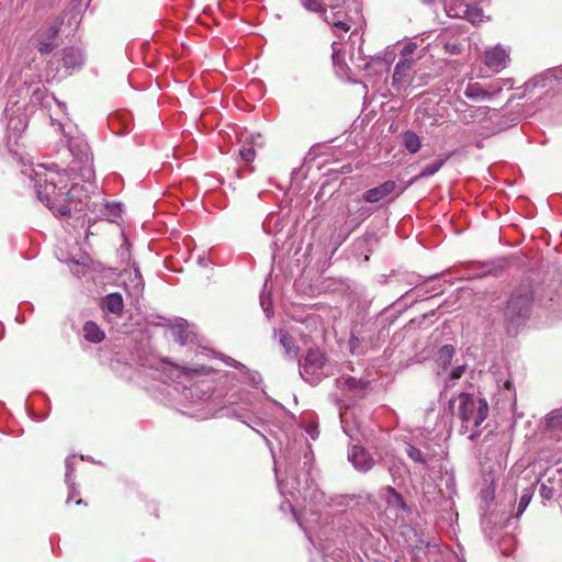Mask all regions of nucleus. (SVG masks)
<instances>
[{
    "instance_id": "nucleus-26",
    "label": "nucleus",
    "mask_w": 562,
    "mask_h": 562,
    "mask_svg": "<svg viewBox=\"0 0 562 562\" xmlns=\"http://www.w3.org/2000/svg\"><path fill=\"white\" fill-rule=\"evenodd\" d=\"M531 493L529 492H525L520 498H519V503H518V508H517V516H520L525 510L526 508L528 507L530 501H531Z\"/></svg>"
},
{
    "instance_id": "nucleus-16",
    "label": "nucleus",
    "mask_w": 562,
    "mask_h": 562,
    "mask_svg": "<svg viewBox=\"0 0 562 562\" xmlns=\"http://www.w3.org/2000/svg\"><path fill=\"white\" fill-rule=\"evenodd\" d=\"M403 143L405 148L412 154H416L422 147L419 136L412 131H407L403 134Z\"/></svg>"
},
{
    "instance_id": "nucleus-18",
    "label": "nucleus",
    "mask_w": 562,
    "mask_h": 562,
    "mask_svg": "<svg viewBox=\"0 0 562 562\" xmlns=\"http://www.w3.org/2000/svg\"><path fill=\"white\" fill-rule=\"evenodd\" d=\"M447 159H448V156L446 158H437L432 164L424 167L422 169V171L419 172V175L416 176V179H423V178H427V177L435 175L445 165Z\"/></svg>"
},
{
    "instance_id": "nucleus-29",
    "label": "nucleus",
    "mask_w": 562,
    "mask_h": 562,
    "mask_svg": "<svg viewBox=\"0 0 562 562\" xmlns=\"http://www.w3.org/2000/svg\"><path fill=\"white\" fill-rule=\"evenodd\" d=\"M464 372H465V366L464 364L463 366H458L457 368H454L451 371L450 378L452 380H458V379H460L463 375Z\"/></svg>"
},
{
    "instance_id": "nucleus-4",
    "label": "nucleus",
    "mask_w": 562,
    "mask_h": 562,
    "mask_svg": "<svg viewBox=\"0 0 562 562\" xmlns=\"http://www.w3.org/2000/svg\"><path fill=\"white\" fill-rule=\"evenodd\" d=\"M63 24L64 16L57 15L53 18L46 26H44L36 33V48L40 54L47 55L57 47L56 38L59 34Z\"/></svg>"
},
{
    "instance_id": "nucleus-12",
    "label": "nucleus",
    "mask_w": 562,
    "mask_h": 562,
    "mask_svg": "<svg viewBox=\"0 0 562 562\" xmlns=\"http://www.w3.org/2000/svg\"><path fill=\"white\" fill-rule=\"evenodd\" d=\"M61 61L66 68L78 67L83 63L82 53L79 48L66 47L63 50Z\"/></svg>"
},
{
    "instance_id": "nucleus-2",
    "label": "nucleus",
    "mask_w": 562,
    "mask_h": 562,
    "mask_svg": "<svg viewBox=\"0 0 562 562\" xmlns=\"http://www.w3.org/2000/svg\"><path fill=\"white\" fill-rule=\"evenodd\" d=\"M458 403L456 415L461 419L464 432L472 431L470 438L474 440L480 436V426L488 416V403L483 397H475L471 393L462 392L458 397L450 398L448 406L453 412Z\"/></svg>"
},
{
    "instance_id": "nucleus-27",
    "label": "nucleus",
    "mask_w": 562,
    "mask_h": 562,
    "mask_svg": "<svg viewBox=\"0 0 562 562\" xmlns=\"http://www.w3.org/2000/svg\"><path fill=\"white\" fill-rule=\"evenodd\" d=\"M416 49H417L416 43L411 42V43L405 44V46L401 50V58H413L412 55Z\"/></svg>"
},
{
    "instance_id": "nucleus-15",
    "label": "nucleus",
    "mask_w": 562,
    "mask_h": 562,
    "mask_svg": "<svg viewBox=\"0 0 562 562\" xmlns=\"http://www.w3.org/2000/svg\"><path fill=\"white\" fill-rule=\"evenodd\" d=\"M337 385L341 390L349 391H362L366 386L362 380H359L353 376H341L337 379Z\"/></svg>"
},
{
    "instance_id": "nucleus-30",
    "label": "nucleus",
    "mask_w": 562,
    "mask_h": 562,
    "mask_svg": "<svg viewBox=\"0 0 562 562\" xmlns=\"http://www.w3.org/2000/svg\"><path fill=\"white\" fill-rule=\"evenodd\" d=\"M326 1L328 2L327 4H325L326 8L328 7L331 10H336L345 3V0H326Z\"/></svg>"
},
{
    "instance_id": "nucleus-14",
    "label": "nucleus",
    "mask_w": 562,
    "mask_h": 562,
    "mask_svg": "<svg viewBox=\"0 0 562 562\" xmlns=\"http://www.w3.org/2000/svg\"><path fill=\"white\" fill-rule=\"evenodd\" d=\"M105 308L117 316L122 315L124 303L120 293H110L104 299Z\"/></svg>"
},
{
    "instance_id": "nucleus-35",
    "label": "nucleus",
    "mask_w": 562,
    "mask_h": 562,
    "mask_svg": "<svg viewBox=\"0 0 562 562\" xmlns=\"http://www.w3.org/2000/svg\"><path fill=\"white\" fill-rule=\"evenodd\" d=\"M74 496H70L67 498V504H69V502L72 499Z\"/></svg>"
},
{
    "instance_id": "nucleus-7",
    "label": "nucleus",
    "mask_w": 562,
    "mask_h": 562,
    "mask_svg": "<svg viewBox=\"0 0 562 562\" xmlns=\"http://www.w3.org/2000/svg\"><path fill=\"white\" fill-rule=\"evenodd\" d=\"M509 52L501 45H496L485 52L484 64L494 72H499L507 66Z\"/></svg>"
},
{
    "instance_id": "nucleus-32",
    "label": "nucleus",
    "mask_w": 562,
    "mask_h": 562,
    "mask_svg": "<svg viewBox=\"0 0 562 562\" xmlns=\"http://www.w3.org/2000/svg\"><path fill=\"white\" fill-rule=\"evenodd\" d=\"M329 16H335V19H341V11L333 10Z\"/></svg>"
},
{
    "instance_id": "nucleus-9",
    "label": "nucleus",
    "mask_w": 562,
    "mask_h": 562,
    "mask_svg": "<svg viewBox=\"0 0 562 562\" xmlns=\"http://www.w3.org/2000/svg\"><path fill=\"white\" fill-rule=\"evenodd\" d=\"M396 189V183L393 180H387L380 186L367 190L362 194V199L368 203H376L391 195Z\"/></svg>"
},
{
    "instance_id": "nucleus-11",
    "label": "nucleus",
    "mask_w": 562,
    "mask_h": 562,
    "mask_svg": "<svg viewBox=\"0 0 562 562\" xmlns=\"http://www.w3.org/2000/svg\"><path fill=\"white\" fill-rule=\"evenodd\" d=\"M416 59L415 58H400L394 67L393 81L403 82L409 76Z\"/></svg>"
},
{
    "instance_id": "nucleus-31",
    "label": "nucleus",
    "mask_w": 562,
    "mask_h": 562,
    "mask_svg": "<svg viewBox=\"0 0 562 562\" xmlns=\"http://www.w3.org/2000/svg\"><path fill=\"white\" fill-rule=\"evenodd\" d=\"M359 344H360L359 338L356 337L355 335H351V337L349 339V347L352 352L356 350V348L359 346Z\"/></svg>"
},
{
    "instance_id": "nucleus-13",
    "label": "nucleus",
    "mask_w": 562,
    "mask_h": 562,
    "mask_svg": "<svg viewBox=\"0 0 562 562\" xmlns=\"http://www.w3.org/2000/svg\"><path fill=\"white\" fill-rule=\"evenodd\" d=\"M83 337L90 342H101L105 338V334L100 329L97 323L88 321L82 327Z\"/></svg>"
},
{
    "instance_id": "nucleus-1",
    "label": "nucleus",
    "mask_w": 562,
    "mask_h": 562,
    "mask_svg": "<svg viewBox=\"0 0 562 562\" xmlns=\"http://www.w3.org/2000/svg\"><path fill=\"white\" fill-rule=\"evenodd\" d=\"M71 182L66 171L44 170L35 172L37 198L54 213L66 216L65 190Z\"/></svg>"
},
{
    "instance_id": "nucleus-5",
    "label": "nucleus",
    "mask_w": 562,
    "mask_h": 562,
    "mask_svg": "<svg viewBox=\"0 0 562 562\" xmlns=\"http://www.w3.org/2000/svg\"><path fill=\"white\" fill-rule=\"evenodd\" d=\"M325 363V355L318 348L308 349L303 364V378L311 384L317 383Z\"/></svg>"
},
{
    "instance_id": "nucleus-21",
    "label": "nucleus",
    "mask_w": 562,
    "mask_h": 562,
    "mask_svg": "<svg viewBox=\"0 0 562 562\" xmlns=\"http://www.w3.org/2000/svg\"><path fill=\"white\" fill-rule=\"evenodd\" d=\"M464 95L469 99H479L488 97L490 94L483 90L479 83H473L465 88Z\"/></svg>"
},
{
    "instance_id": "nucleus-19",
    "label": "nucleus",
    "mask_w": 562,
    "mask_h": 562,
    "mask_svg": "<svg viewBox=\"0 0 562 562\" xmlns=\"http://www.w3.org/2000/svg\"><path fill=\"white\" fill-rule=\"evenodd\" d=\"M454 352L456 350L452 345H445L439 349L438 362L443 369H446L451 363Z\"/></svg>"
},
{
    "instance_id": "nucleus-33",
    "label": "nucleus",
    "mask_w": 562,
    "mask_h": 562,
    "mask_svg": "<svg viewBox=\"0 0 562 562\" xmlns=\"http://www.w3.org/2000/svg\"><path fill=\"white\" fill-rule=\"evenodd\" d=\"M181 371L184 372V373H188V372L198 373L199 372L198 370H192V369H189L187 367H181Z\"/></svg>"
},
{
    "instance_id": "nucleus-17",
    "label": "nucleus",
    "mask_w": 562,
    "mask_h": 562,
    "mask_svg": "<svg viewBox=\"0 0 562 562\" xmlns=\"http://www.w3.org/2000/svg\"><path fill=\"white\" fill-rule=\"evenodd\" d=\"M280 342L284 348L285 353L290 358H296L299 356V346L295 344L293 337L288 333H282L280 337Z\"/></svg>"
},
{
    "instance_id": "nucleus-24",
    "label": "nucleus",
    "mask_w": 562,
    "mask_h": 562,
    "mask_svg": "<svg viewBox=\"0 0 562 562\" xmlns=\"http://www.w3.org/2000/svg\"><path fill=\"white\" fill-rule=\"evenodd\" d=\"M239 156L245 162H251L256 158V150L252 145H244L239 150Z\"/></svg>"
},
{
    "instance_id": "nucleus-22",
    "label": "nucleus",
    "mask_w": 562,
    "mask_h": 562,
    "mask_svg": "<svg viewBox=\"0 0 562 562\" xmlns=\"http://www.w3.org/2000/svg\"><path fill=\"white\" fill-rule=\"evenodd\" d=\"M406 453L415 462L425 464L428 461V457L425 456L422 452V450H419L415 446L408 445L407 448H406Z\"/></svg>"
},
{
    "instance_id": "nucleus-23",
    "label": "nucleus",
    "mask_w": 562,
    "mask_h": 562,
    "mask_svg": "<svg viewBox=\"0 0 562 562\" xmlns=\"http://www.w3.org/2000/svg\"><path fill=\"white\" fill-rule=\"evenodd\" d=\"M324 20L333 25L334 27L347 33L350 31L351 26L348 22H346L342 19H335V16H328V14L325 15Z\"/></svg>"
},
{
    "instance_id": "nucleus-3",
    "label": "nucleus",
    "mask_w": 562,
    "mask_h": 562,
    "mask_svg": "<svg viewBox=\"0 0 562 562\" xmlns=\"http://www.w3.org/2000/svg\"><path fill=\"white\" fill-rule=\"evenodd\" d=\"M532 302L533 291L528 283L520 284L512 292L504 308V322L507 334H517L518 328L530 315Z\"/></svg>"
},
{
    "instance_id": "nucleus-34",
    "label": "nucleus",
    "mask_w": 562,
    "mask_h": 562,
    "mask_svg": "<svg viewBox=\"0 0 562 562\" xmlns=\"http://www.w3.org/2000/svg\"><path fill=\"white\" fill-rule=\"evenodd\" d=\"M75 504H76V505H81V504H83V502H82V499H81V498H78V499H76V501H75Z\"/></svg>"
},
{
    "instance_id": "nucleus-20",
    "label": "nucleus",
    "mask_w": 562,
    "mask_h": 562,
    "mask_svg": "<svg viewBox=\"0 0 562 562\" xmlns=\"http://www.w3.org/2000/svg\"><path fill=\"white\" fill-rule=\"evenodd\" d=\"M304 9L311 12L319 13L324 18L327 14L326 5L319 0H300Z\"/></svg>"
},
{
    "instance_id": "nucleus-8",
    "label": "nucleus",
    "mask_w": 562,
    "mask_h": 562,
    "mask_svg": "<svg viewBox=\"0 0 562 562\" xmlns=\"http://www.w3.org/2000/svg\"><path fill=\"white\" fill-rule=\"evenodd\" d=\"M353 467L362 472L371 470L374 465V460L370 453L361 446H353L348 456Z\"/></svg>"
},
{
    "instance_id": "nucleus-6",
    "label": "nucleus",
    "mask_w": 562,
    "mask_h": 562,
    "mask_svg": "<svg viewBox=\"0 0 562 562\" xmlns=\"http://www.w3.org/2000/svg\"><path fill=\"white\" fill-rule=\"evenodd\" d=\"M12 105L7 108V113L9 116L8 121V139L11 140L14 137V143H18V139L22 132H24L29 125V115L26 109L24 106Z\"/></svg>"
},
{
    "instance_id": "nucleus-10",
    "label": "nucleus",
    "mask_w": 562,
    "mask_h": 562,
    "mask_svg": "<svg viewBox=\"0 0 562 562\" xmlns=\"http://www.w3.org/2000/svg\"><path fill=\"white\" fill-rule=\"evenodd\" d=\"M66 206H68V215L72 209H77V204L88 198V189L79 183H69L65 190Z\"/></svg>"
},
{
    "instance_id": "nucleus-28",
    "label": "nucleus",
    "mask_w": 562,
    "mask_h": 562,
    "mask_svg": "<svg viewBox=\"0 0 562 562\" xmlns=\"http://www.w3.org/2000/svg\"><path fill=\"white\" fill-rule=\"evenodd\" d=\"M539 493H540L541 497L544 499H550L553 497V488L549 487L548 485H546L543 483L540 486Z\"/></svg>"
},
{
    "instance_id": "nucleus-25",
    "label": "nucleus",
    "mask_w": 562,
    "mask_h": 562,
    "mask_svg": "<svg viewBox=\"0 0 562 562\" xmlns=\"http://www.w3.org/2000/svg\"><path fill=\"white\" fill-rule=\"evenodd\" d=\"M547 424L551 428H558L562 426V414L559 412H551L547 417Z\"/></svg>"
}]
</instances>
